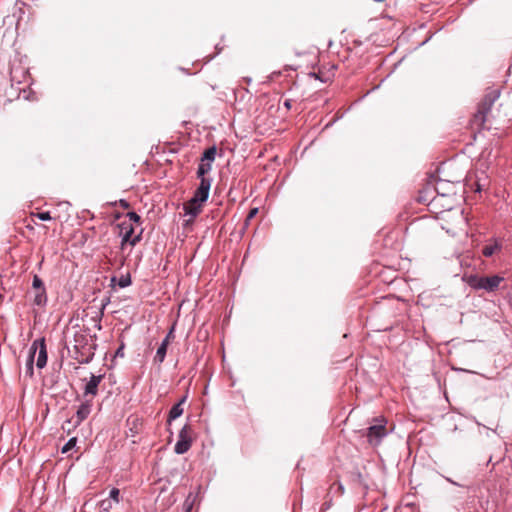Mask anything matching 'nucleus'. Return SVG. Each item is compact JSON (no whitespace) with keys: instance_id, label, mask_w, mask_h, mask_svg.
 <instances>
[{"instance_id":"nucleus-1","label":"nucleus","mask_w":512,"mask_h":512,"mask_svg":"<svg viewBox=\"0 0 512 512\" xmlns=\"http://www.w3.org/2000/svg\"><path fill=\"white\" fill-rule=\"evenodd\" d=\"M96 344L92 337L84 333L77 332L74 335V359L80 364L90 363L95 355Z\"/></svg>"},{"instance_id":"nucleus-2","label":"nucleus","mask_w":512,"mask_h":512,"mask_svg":"<svg viewBox=\"0 0 512 512\" xmlns=\"http://www.w3.org/2000/svg\"><path fill=\"white\" fill-rule=\"evenodd\" d=\"M468 285L474 290H484L486 292H495L499 289L504 278L499 275L478 276L471 275L468 278Z\"/></svg>"},{"instance_id":"nucleus-3","label":"nucleus","mask_w":512,"mask_h":512,"mask_svg":"<svg viewBox=\"0 0 512 512\" xmlns=\"http://www.w3.org/2000/svg\"><path fill=\"white\" fill-rule=\"evenodd\" d=\"M499 98V91L492 90L488 92L479 103L478 110L474 115L475 121L481 125L486 121V115L490 112L493 104Z\"/></svg>"},{"instance_id":"nucleus-4","label":"nucleus","mask_w":512,"mask_h":512,"mask_svg":"<svg viewBox=\"0 0 512 512\" xmlns=\"http://www.w3.org/2000/svg\"><path fill=\"white\" fill-rule=\"evenodd\" d=\"M36 352L38 353L36 366L38 369H43L47 364V346L45 338H39L33 341L30 349H29V357H32L34 360Z\"/></svg>"},{"instance_id":"nucleus-5","label":"nucleus","mask_w":512,"mask_h":512,"mask_svg":"<svg viewBox=\"0 0 512 512\" xmlns=\"http://www.w3.org/2000/svg\"><path fill=\"white\" fill-rule=\"evenodd\" d=\"M192 427L188 424L184 425L179 432L178 440L175 444L174 451L176 454L186 453L192 446Z\"/></svg>"},{"instance_id":"nucleus-6","label":"nucleus","mask_w":512,"mask_h":512,"mask_svg":"<svg viewBox=\"0 0 512 512\" xmlns=\"http://www.w3.org/2000/svg\"><path fill=\"white\" fill-rule=\"evenodd\" d=\"M368 441L372 444H378L386 435V421L384 419H376V423L367 429Z\"/></svg>"},{"instance_id":"nucleus-7","label":"nucleus","mask_w":512,"mask_h":512,"mask_svg":"<svg viewBox=\"0 0 512 512\" xmlns=\"http://www.w3.org/2000/svg\"><path fill=\"white\" fill-rule=\"evenodd\" d=\"M199 179H200V184L194 192L193 203H196L198 201L206 202L209 197V191L211 188L212 179L208 178V177H202Z\"/></svg>"},{"instance_id":"nucleus-8","label":"nucleus","mask_w":512,"mask_h":512,"mask_svg":"<svg viewBox=\"0 0 512 512\" xmlns=\"http://www.w3.org/2000/svg\"><path fill=\"white\" fill-rule=\"evenodd\" d=\"M92 411V400L86 399L81 405L78 407L76 411V420L74 421V427L79 426L85 419L88 418Z\"/></svg>"},{"instance_id":"nucleus-9","label":"nucleus","mask_w":512,"mask_h":512,"mask_svg":"<svg viewBox=\"0 0 512 512\" xmlns=\"http://www.w3.org/2000/svg\"><path fill=\"white\" fill-rule=\"evenodd\" d=\"M103 375H94L91 374L89 381L86 383L84 387V396H92L95 397L98 394V387L103 379Z\"/></svg>"},{"instance_id":"nucleus-10","label":"nucleus","mask_w":512,"mask_h":512,"mask_svg":"<svg viewBox=\"0 0 512 512\" xmlns=\"http://www.w3.org/2000/svg\"><path fill=\"white\" fill-rule=\"evenodd\" d=\"M502 245L496 239L490 240L487 244H485L482 248L483 256L489 258L493 256L496 252L500 251Z\"/></svg>"},{"instance_id":"nucleus-11","label":"nucleus","mask_w":512,"mask_h":512,"mask_svg":"<svg viewBox=\"0 0 512 512\" xmlns=\"http://www.w3.org/2000/svg\"><path fill=\"white\" fill-rule=\"evenodd\" d=\"M204 201L193 203V197L184 205L185 214L191 217H196L202 209Z\"/></svg>"},{"instance_id":"nucleus-12","label":"nucleus","mask_w":512,"mask_h":512,"mask_svg":"<svg viewBox=\"0 0 512 512\" xmlns=\"http://www.w3.org/2000/svg\"><path fill=\"white\" fill-rule=\"evenodd\" d=\"M186 401V396L182 397V399L173 405L169 411L168 415V423H171V421L177 419L183 414V408L182 404Z\"/></svg>"},{"instance_id":"nucleus-13","label":"nucleus","mask_w":512,"mask_h":512,"mask_svg":"<svg viewBox=\"0 0 512 512\" xmlns=\"http://www.w3.org/2000/svg\"><path fill=\"white\" fill-rule=\"evenodd\" d=\"M48 297L45 289L36 290V294L33 303L39 307H43L47 304Z\"/></svg>"},{"instance_id":"nucleus-14","label":"nucleus","mask_w":512,"mask_h":512,"mask_svg":"<svg viewBox=\"0 0 512 512\" xmlns=\"http://www.w3.org/2000/svg\"><path fill=\"white\" fill-rule=\"evenodd\" d=\"M167 347H168L167 341H162L156 351V354L154 357L155 362L162 363L164 361V359L166 357V353H167Z\"/></svg>"},{"instance_id":"nucleus-15","label":"nucleus","mask_w":512,"mask_h":512,"mask_svg":"<svg viewBox=\"0 0 512 512\" xmlns=\"http://www.w3.org/2000/svg\"><path fill=\"white\" fill-rule=\"evenodd\" d=\"M217 149L215 146L209 147L206 149L201 157V160L204 162H209L212 164V162L215 160Z\"/></svg>"},{"instance_id":"nucleus-16","label":"nucleus","mask_w":512,"mask_h":512,"mask_svg":"<svg viewBox=\"0 0 512 512\" xmlns=\"http://www.w3.org/2000/svg\"><path fill=\"white\" fill-rule=\"evenodd\" d=\"M212 168V164L209 162H203L201 160L200 164L198 165L197 169V178L206 177V174L210 172Z\"/></svg>"},{"instance_id":"nucleus-17","label":"nucleus","mask_w":512,"mask_h":512,"mask_svg":"<svg viewBox=\"0 0 512 512\" xmlns=\"http://www.w3.org/2000/svg\"><path fill=\"white\" fill-rule=\"evenodd\" d=\"M119 228L121 229V234L128 233L130 237L134 234V227L131 223H127L126 221L119 224Z\"/></svg>"},{"instance_id":"nucleus-18","label":"nucleus","mask_w":512,"mask_h":512,"mask_svg":"<svg viewBox=\"0 0 512 512\" xmlns=\"http://www.w3.org/2000/svg\"><path fill=\"white\" fill-rule=\"evenodd\" d=\"M131 276L129 274H126V275H122L118 281V285L119 287L121 288H125V287H128L129 285H131Z\"/></svg>"},{"instance_id":"nucleus-19","label":"nucleus","mask_w":512,"mask_h":512,"mask_svg":"<svg viewBox=\"0 0 512 512\" xmlns=\"http://www.w3.org/2000/svg\"><path fill=\"white\" fill-rule=\"evenodd\" d=\"M32 287L35 290L45 289L44 283L38 275H34L33 281H32Z\"/></svg>"},{"instance_id":"nucleus-20","label":"nucleus","mask_w":512,"mask_h":512,"mask_svg":"<svg viewBox=\"0 0 512 512\" xmlns=\"http://www.w3.org/2000/svg\"><path fill=\"white\" fill-rule=\"evenodd\" d=\"M77 443V439L75 437L69 439L67 443L62 448V453H66L70 451L73 447H75Z\"/></svg>"},{"instance_id":"nucleus-21","label":"nucleus","mask_w":512,"mask_h":512,"mask_svg":"<svg viewBox=\"0 0 512 512\" xmlns=\"http://www.w3.org/2000/svg\"><path fill=\"white\" fill-rule=\"evenodd\" d=\"M126 217L129 219L130 222L139 224L141 222V217L134 211L128 212L126 214Z\"/></svg>"},{"instance_id":"nucleus-22","label":"nucleus","mask_w":512,"mask_h":512,"mask_svg":"<svg viewBox=\"0 0 512 512\" xmlns=\"http://www.w3.org/2000/svg\"><path fill=\"white\" fill-rule=\"evenodd\" d=\"M33 364L34 360H32V357L28 356L27 363H26V374H28L30 377L33 376Z\"/></svg>"},{"instance_id":"nucleus-23","label":"nucleus","mask_w":512,"mask_h":512,"mask_svg":"<svg viewBox=\"0 0 512 512\" xmlns=\"http://www.w3.org/2000/svg\"><path fill=\"white\" fill-rule=\"evenodd\" d=\"M120 490L118 488H112L109 493V497L115 502H119Z\"/></svg>"},{"instance_id":"nucleus-24","label":"nucleus","mask_w":512,"mask_h":512,"mask_svg":"<svg viewBox=\"0 0 512 512\" xmlns=\"http://www.w3.org/2000/svg\"><path fill=\"white\" fill-rule=\"evenodd\" d=\"M142 232L143 231L141 230L139 234H137L135 236H133V235L131 236V238H130V245L131 246H135L137 243H139L141 241V239H142Z\"/></svg>"},{"instance_id":"nucleus-25","label":"nucleus","mask_w":512,"mask_h":512,"mask_svg":"<svg viewBox=\"0 0 512 512\" xmlns=\"http://www.w3.org/2000/svg\"><path fill=\"white\" fill-rule=\"evenodd\" d=\"M36 216L42 221H49L52 219L50 212H39Z\"/></svg>"},{"instance_id":"nucleus-26","label":"nucleus","mask_w":512,"mask_h":512,"mask_svg":"<svg viewBox=\"0 0 512 512\" xmlns=\"http://www.w3.org/2000/svg\"><path fill=\"white\" fill-rule=\"evenodd\" d=\"M331 506H332V500L331 499L328 500V501H325L322 504L321 508H320V512H325L326 510L330 509Z\"/></svg>"},{"instance_id":"nucleus-27","label":"nucleus","mask_w":512,"mask_h":512,"mask_svg":"<svg viewBox=\"0 0 512 512\" xmlns=\"http://www.w3.org/2000/svg\"><path fill=\"white\" fill-rule=\"evenodd\" d=\"M130 235L128 233H123L121 240V247L123 248L126 243L130 244Z\"/></svg>"},{"instance_id":"nucleus-28","label":"nucleus","mask_w":512,"mask_h":512,"mask_svg":"<svg viewBox=\"0 0 512 512\" xmlns=\"http://www.w3.org/2000/svg\"><path fill=\"white\" fill-rule=\"evenodd\" d=\"M118 203L123 209H128L130 207V203L125 199H120Z\"/></svg>"},{"instance_id":"nucleus-29","label":"nucleus","mask_w":512,"mask_h":512,"mask_svg":"<svg viewBox=\"0 0 512 512\" xmlns=\"http://www.w3.org/2000/svg\"><path fill=\"white\" fill-rule=\"evenodd\" d=\"M257 213H258V208L251 209L246 220L249 221L250 219L254 218Z\"/></svg>"},{"instance_id":"nucleus-30","label":"nucleus","mask_w":512,"mask_h":512,"mask_svg":"<svg viewBox=\"0 0 512 512\" xmlns=\"http://www.w3.org/2000/svg\"><path fill=\"white\" fill-rule=\"evenodd\" d=\"M102 314H103V313L101 312V314H100V315H97V316L95 317V320H96V322H97V324L95 325V327H96L98 330H101V329H102V326H101V317H102Z\"/></svg>"},{"instance_id":"nucleus-31","label":"nucleus","mask_w":512,"mask_h":512,"mask_svg":"<svg viewBox=\"0 0 512 512\" xmlns=\"http://www.w3.org/2000/svg\"><path fill=\"white\" fill-rule=\"evenodd\" d=\"M173 327L170 329L166 337L162 341H167V346L169 345L170 339L173 337Z\"/></svg>"},{"instance_id":"nucleus-32","label":"nucleus","mask_w":512,"mask_h":512,"mask_svg":"<svg viewBox=\"0 0 512 512\" xmlns=\"http://www.w3.org/2000/svg\"><path fill=\"white\" fill-rule=\"evenodd\" d=\"M291 105H292V103H291V100H290V99L285 100V102H284V106H285L287 109H290V108H291Z\"/></svg>"},{"instance_id":"nucleus-33","label":"nucleus","mask_w":512,"mask_h":512,"mask_svg":"<svg viewBox=\"0 0 512 512\" xmlns=\"http://www.w3.org/2000/svg\"><path fill=\"white\" fill-rule=\"evenodd\" d=\"M475 423H476L478 426H481V427H483V428H485V429H487V430H491V431H493V432H496V430H495V429H489V428H487L486 426H484L483 424H481V423H480V422H478V421H475Z\"/></svg>"},{"instance_id":"nucleus-34","label":"nucleus","mask_w":512,"mask_h":512,"mask_svg":"<svg viewBox=\"0 0 512 512\" xmlns=\"http://www.w3.org/2000/svg\"><path fill=\"white\" fill-rule=\"evenodd\" d=\"M191 510V504L185 503V511L184 512H190Z\"/></svg>"},{"instance_id":"nucleus-35","label":"nucleus","mask_w":512,"mask_h":512,"mask_svg":"<svg viewBox=\"0 0 512 512\" xmlns=\"http://www.w3.org/2000/svg\"><path fill=\"white\" fill-rule=\"evenodd\" d=\"M122 349H123V348H122V347H120V348L117 350L116 355H120V354H121V355H123V354H122Z\"/></svg>"},{"instance_id":"nucleus-36","label":"nucleus","mask_w":512,"mask_h":512,"mask_svg":"<svg viewBox=\"0 0 512 512\" xmlns=\"http://www.w3.org/2000/svg\"><path fill=\"white\" fill-rule=\"evenodd\" d=\"M450 483L454 484V485H458L455 481H452L451 479H447Z\"/></svg>"},{"instance_id":"nucleus-37","label":"nucleus","mask_w":512,"mask_h":512,"mask_svg":"<svg viewBox=\"0 0 512 512\" xmlns=\"http://www.w3.org/2000/svg\"><path fill=\"white\" fill-rule=\"evenodd\" d=\"M357 476H358L359 481H361L362 475L360 473H358Z\"/></svg>"}]
</instances>
